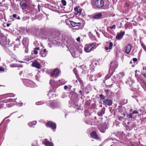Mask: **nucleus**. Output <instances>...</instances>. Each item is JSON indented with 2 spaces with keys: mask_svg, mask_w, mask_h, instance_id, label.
Masks as SVG:
<instances>
[{
  "mask_svg": "<svg viewBox=\"0 0 146 146\" xmlns=\"http://www.w3.org/2000/svg\"><path fill=\"white\" fill-rule=\"evenodd\" d=\"M93 4L98 8H103L106 9L109 8L110 3L107 1L105 5V2L103 0H94Z\"/></svg>",
  "mask_w": 146,
  "mask_h": 146,
  "instance_id": "1",
  "label": "nucleus"
},
{
  "mask_svg": "<svg viewBox=\"0 0 146 146\" xmlns=\"http://www.w3.org/2000/svg\"><path fill=\"white\" fill-rule=\"evenodd\" d=\"M6 37L1 32L0 30V44L3 46H5L7 44Z\"/></svg>",
  "mask_w": 146,
  "mask_h": 146,
  "instance_id": "2",
  "label": "nucleus"
},
{
  "mask_svg": "<svg viewBox=\"0 0 146 146\" xmlns=\"http://www.w3.org/2000/svg\"><path fill=\"white\" fill-rule=\"evenodd\" d=\"M96 43L93 42L91 43L89 45H86L84 50L86 52H89L93 50V48L96 46Z\"/></svg>",
  "mask_w": 146,
  "mask_h": 146,
  "instance_id": "3",
  "label": "nucleus"
},
{
  "mask_svg": "<svg viewBox=\"0 0 146 146\" xmlns=\"http://www.w3.org/2000/svg\"><path fill=\"white\" fill-rule=\"evenodd\" d=\"M10 102V101H9ZM11 102H10V103L7 104H6L7 102H5L4 104V105H6V106L8 107H10L13 105H16L18 106H22L23 103L21 102V101H17L18 102H17L16 101H11Z\"/></svg>",
  "mask_w": 146,
  "mask_h": 146,
  "instance_id": "4",
  "label": "nucleus"
},
{
  "mask_svg": "<svg viewBox=\"0 0 146 146\" xmlns=\"http://www.w3.org/2000/svg\"><path fill=\"white\" fill-rule=\"evenodd\" d=\"M22 43L24 46V48H25V52L26 53H28L29 52L28 45L29 43V39L27 38H24L22 41Z\"/></svg>",
  "mask_w": 146,
  "mask_h": 146,
  "instance_id": "5",
  "label": "nucleus"
},
{
  "mask_svg": "<svg viewBox=\"0 0 146 146\" xmlns=\"http://www.w3.org/2000/svg\"><path fill=\"white\" fill-rule=\"evenodd\" d=\"M78 101H69V106L70 107H73L74 108L77 107V109L78 110H83L82 107H81L80 106L78 107Z\"/></svg>",
  "mask_w": 146,
  "mask_h": 146,
  "instance_id": "6",
  "label": "nucleus"
},
{
  "mask_svg": "<svg viewBox=\"0 0 146 146\" xmlns=\"http://www.w3.org/2000/svg\"><path fill=\"white\" fill-rule=\"evenodd\" d=\"M118 64L116 61L111 62L110 64L109 68L110 71H111L112 72H113L118 66Z\"/></svg>",
  "mask_w": 146,
  "mask_h": 146,
  "instance_id": "7",
  "label": "nucleus"
},
{
  "mask_svg": "<svg viewBox=\"0 0 146 146\" xmlns=\"http://www.w3.org/2000/svg\"><path fill=\"white\" fill-rule=\"evenodd\" d=\"M21 79L22 80L24 84L26 86L32 87L34 84L33 82L27 79Z\"/></svg>",
  "mask_w": 146,
  "mask_h": 146,
  "instance_id": "8",
  "label": "nucleus"
},
{
  "mask_svg": "<svg viewBox=\"0 0 146 146\" xmlns=\"http://www.w3.org/2000/svg\"><path fill=\"white\" fill-rule=\"evenodd\" d=\"M92 89L91 86L90 84H88L83 89L82 92H83L84 94L85 93L88 94L89 92L92 91Z\"/></svg>",
  "mask_w": 146,
  "mask_h": 146,
  "instance_id": "9",
  "label": "nucleus"
},
{
  "mask_svg": "<svg viewBox=\"0 0 146 146\" xmlns=\"http://www.w3.org/2000/svg\"><path fill=\"white\" fill-rule=\"evenodd\" d=\"M74 10L75 12V14L76 15H78L79 16H80L82 15L81 13L82 9L79 6H77L74 8Z\"/></svg>",
  "mask_w": 146,
  "mask_h": 146,
  "instance_id": "10",
  "label": "nucleus"
},
{
  "mask_svg": "<svg viewBox=\"0 0 146 146\" xmlns=\"http://www.w3.org/2000/svg\"><path fill=\"white\" fill-rule=\"evenodd\" d=\"M38 30V28L35 27H31L29 29V32L33 34H36L37 33Z\"/></svg>",
  "mask_w": 146,
  "mask_h": 146,
  "instance_id": "11",
  "label": "nucleus"
},
{
  "mask_svg": "<svg viewBox=\"0 0 146 146\" xmlns=\"http://www.w3.org/2000/svg\"><path fill=\"white\" fill-rule=\"evenodd\" d=\"M47 126L51 128L54 130L56 129V124L52 122L49 121L47 124Z\"/></svg>",
  "mask_w": 146,
  "mask_h": 146,
  "instance_id": "12",
  "label": "nucleus"
},
{
  "mask_svg": "<svg viewBox=\"0 0 146 146\" xmlns=\"http://www.w3.org/2000/svg\"><path fill=\"white\" fill-rule=\"evenodd\" d=\"M125 34V33L124 32L122 31H120L119 34L117 33L116 36V39L118 40H120L122 38Z\"/></svg>",
  "mask_w": 146,
  "mask_h": 146,
  "instance_id": "13",
  "label": "nucleus"
},
{
  "mask_svg": "<svg viewBox=\"0 0 146 146\" xmlns=\"http://www.w3.org/2000/svg\"><path fill=\"white\" fill-rule=\"evenodd\" d=\"M42 143L46 146H54L53 144L45 139L42 141Z\"/></svg>",
  "mask_w": 146,
  "mask_h": 146,
  "instance_id": "14",
  "label": "nucleus"
},
{
  "mask_svg": "<svg viewBox=\"0 0 146 146\" xmlns=\"http://www.w3.org/2000/svg\"><path fill=\"white\" fill-rule=\"evenodd\" d=\"M70 23L71 25L73 27H78V29H79V27H80L82 25V23L80 22L76 23L72 21H70Z\"/></svg>",
  "mask_w": 146,
  "mask_h": 146,
  "instance_id": "15",
  "label": "nucleus"
},
{
  "mask_svg": "<svg viewBox=\"0 0 146 146\" xmlns=\"http://www.w3.org/2000/svg\"><path fill=\"white\" fill-rule=\"evenodd\" d=\"M32 66L38 69H40L41 67L40 64L38 63L37 61L36 60H35L33 62Z\"/></svg>",
  "mask_w": 146,
  "mask_h": 146,
  "instance_id": "16",
  "label": "nucleus"
},
{
  "mask_svg": "<svg viewBox=\"0 0 146 146\" xmlns=\"http://www.w3.org/2000/svg\"><path fill=\"white\" fill-rule=\"evenodd\" d=\"M132 48V46L131 44H128L125 48V52L127 54H129Z\"/></svg>",
  "mask_w": 146,
  "mask_h": 146,
  "instance_id": "17",
  "label": "nucleus"
},
{
  "mask_svg": "<svg viewBox=\"0 0 146 146\" xmlns=\"http://www.w3.org/2000/svg\"><path fill=\"white\" fill-rule=\"evenodd\" d=\"M139 82L140 84L142 87L146 92V83L144 80H142L141 79H139Z\"/></svg>",
  "mask_w": 146,
  "mask_h": 146,
  "instance_id": "18",
  "label": "nucleus"
},
{
  "mask_svg": "<svg viewBox=\"0 0 146 146\" xmlns=\"http://www.w3.org/2000/svg\"><path fill=\"white\" fill-rule=\"evenodd\" d=\"M80 67L83 70V71L82 72L83 74L88 73V72H89V70H87V67H86V66L82 65Z\"/></svg>",
  "mask_w": 146,
  "mask_h": 146,
  "instance_id": "19",
  "label": "nucleus"
},
{
  "mask_svg": "<svg viewBox=\"0 0 146 146\" xmlns=\"http://www.w3.org/2000/svg\"><path fill=\"white\" fill-rule=\"evenodd\" d=\"M74 72L76 76V78L78 80L79 82L81 84V86L82 87V86L83 85V81L81 80V79L80 77L77 74L76 72H75L74 70Z\"/></svg>",
  "mask_w": 146,
  "mask_h": 146,
  "instance_id": "20",
  "label": "nucleus"
},
{
  "mask_svg": "<svg viewBox=\"0 0 146 146\" xmlns=\"http://www.w3.org/2000/svg\"><path fill=\"white\" fill-rule=\"evenodd\" d=\"M12 49V48L11 47L8 46L7 47H5L4 48V50L8 54H12V52L11 51Z\"/></svg>",
  "mask_w": 146,
  "mask_h": 146,
  "instance_id": "21",
  "label": "nucleus"
},
{
  "mask_svg": "<svg viewBox=\"0 0 146 146\" xmlns=\"http://www.w3.org/2000/svg\"><path fill=\"white\" fill-rule=\"evenodd\" d=\"M108 129L107 125H105L103 126H101L99 127V129L100 132L102 133L105 132L106 129Z\"/></svg>",
  "mask_w": 146,
  "mask_h": 146,
  "instance_id": "22",
  "label": "nucleus"
},
{
  "mask_svg": "<svg viewBox=\"0 0 146 146\" xmlns=\"http://www.w3.org/2000/svg\"><path fill=\"white\" fill-rule=\"evenodd\" d=\"M15 40L17 41H18L19 43L17 44H15L14 45L13 48V49L14 50H16V48H18L19 46L20 45V43L19 42L20 41V39L17 38Z\"/></svg>",
  "mask_w": 146,
  "mask_h": 146,
  "instance_id": "23",
  "label": "nucleus"
},
{
  "mask_svg": "<svg viewBox=\"0 0 146 146\" xmlns=\"http://www.w3.org/2000/svg\"><path fill=\"white\" fill-rule=\"evenodd\" d=\"M59 74V71L57 69H56L54 70L52 74L51 75V76L53 77H56Z\"/></svg>",
  "mask_w": 146,
  "mask_h": 146,
  "instance_id": "24",
  "label": "nucleus"
},
{
  "mask_svg": "<svg viewBox=\"0 0 146 146\" xmlns=\"http://www.w3.org/2000/svg\"><path fill=\"white\" fill-rule=\"evenodd\" d=\"M102 13H100L94 15L92 17V18L94 19H100L102 17Z\"/></svg>",
  "mask_w": 146,
  "mask_h": 146,
  "instance_id": "25",
  "label": "nucleus"
},
{
  "mask_svg": "<svg viewBox=\"0 0 146 146\" xmlns=\"http://www.w3.org/2000/svg\"><path fill=\"white\" fill-rule=\"evenodd\" d=\"M47 54L46 49H44L40 52V56L42 57H45Z\"/></svg>",
  "mask_w": 146,
  "mask_h": 146,
  "instance_id": "26",
  "label": "nucleus"
},
{
  "mask_svg": "<svg viewBox=\"0 0 146 146\" xmlns=\"http://www.w3.org/2000/svg\"><path fill=\"white\" fill-rule=\"evenodd\" d=\"M134 83V81L133 80H131L130 78H129L126 82V84H129V86H132Z\"/></svg>",
  "mask_w": 146,
  "mask_h": 146,
  "instance_id": "27",
  "label": "nucleus"
},
{
  "mask_svg": "<svg viewBox=\"0 0 146 146\" xmlns=\"http://www.w3.org/2000/svg\"><path fill=\"white\" fill-rule=\"evenodd\" d=\"M55 36L53 37L52 40L57 42V41H56V40L60 39V35L58 33H56L55 34Z\"/></svg>",
  "mask_w": 146,
  "mask_h": 146,
  "instance_id": "28",
  "label": "nucleus"
},
{
  "mask_svg": "<svg viewBox=\"0 0 146 146\" xmlns=\"http://www.w3.org/2000/svg\"><path fill=\"white\" fill-rule=\"evenodd\" d=\"M90 135L91 137L94 139H98V135L97 134L96 132L94 131H92L90 134Z\"/></svg>",
  "mask_w": 146,
  "mask_h": 146,
  "instance_id": "29",
  "label": "nucleus"
},
{
  "mask_svg": "<svg viewBox=\"0 0 146 146\" xmlns=\"http://www.w3.org/2000/svg\"><path fill=\"white\" fill-rule=\"evenodd\" d=\"M105 111V109L102 108L100 111H99L98 113V115L100 116H102L104 113Z\"/></svg>",
  "mask_w": 146,
  "mask_h": 146,
  "instance_id": "30",
  "label": "nucleus"
},
{
  "mask_svg": "<svg viewBox=\"0 0 146 146\" xmlns=\"http://www.w3.org/2000/svg\"><path fill=\"white\" fill-rule=\"evenodd\" d=\"M142 76V72H141V74H140V75H138V74H135V76L136 78L137 79V80L139 82V79H141V80H143V79L142 76Z\"/></svg>",
  "mask_w": 146,
  "mask_h": 146,
  "instance_id": "31",
  "label": "nucleus"
},
{
  "mask_svg": "<svg viewBox=\"0 0 146 146\" xmlns=\"http://www.w3.org/2000/svg\"><path fill=\"white\" fill-rule=\"evenodd\" d=\"M113 46V43L111 42H110L109 43V47H105V49L106 50H108L109 49V50H111L112 48V46Z\"/></svg>",
  "mask_w": 146,
  "mask_h": 146,
  "instance_id": "32",
  "label": "nucleus"
},
{
  "mask_svg": "<svg viewBox=\"0 0 146 146\" xmlns=\"http://www.w3.org/2000/svg\"><path fill=\"white\" fill-rule=\"evenodd\" d=\"M109 73L106 76L105 78V79L106 80H107L109 79L111 77V76L113 73L111 71H110L109 70Z\"/></svg>",
  "mask_w": 146,
  "mask_h": 146,
  "instance_id": "33",
  "label": "nucleus"
},
{
  "mask_svg": "<svg viewBox=\"0 0 146 146\" xmlns=\"http://www.w3.org/2000/svg\"><path fill=\"white\" fill-rule=\"evenodd\" d=\"M123 83L122 81H119L117 83V86L119 88H121L123 86Z\"/></svg>",
  "mask_w": 146,
  "mask_h": 146,
  "instance_id": "34",
  "label": "nucleus"
},
{
  "mask_svg": "<svg viewBox=\"0 0 146 146\" xmlns=\"http://www.w3.org/2000/svg\"><path fill=\"white\" fill-rule=\"evenodd\" d=\"M21 6V8L23 9H25L27 7V5L25 3H22L21 2L20 3Z\"/></svg>",
  "mask_w": 146,
  "mask_h": 146,
  "instance_id": "35",
  "label": "nucleus"
},
{
  "mask_svg": "<svg viewBox=\"0 0 146 146\" xmlns=\"http://www.w3.org/2000/svg\"><path fill=\"white\" fill-rule=\"evenodd\" d=\"M36 123V121H34L32 122H30L28 123V125L31 127H34V126L35 125Z\"/></svg>",
  "mask_w": 146,
  "mask_h": 146,
  "instance_id": "36",
  "label": "nucleus"
},
{
  "mask_svg": "<svg viewBox=\"0 0 146 146\" xmlns=\"http://www.w3.org/2000/svg\"><path fill=\"white\" fill-rule=\"evenodd\" d=\"M54 92L52 90H50L49 92L47 94V95L48 96H50V98H52L54 94Z\"/></svg>",
  "mask_w": 146,
  "mask_h": 146,
  "instance_id": "37",
  "label": "nucleus"
},
{
  "mask_svg": "<svg viewBox=\"0 0 146 146\" xmlns=\"http://www.w3.org/2000/svg\"><path fill=\"white\" fill-rule=\"evenodd\" d=\"M104 91L106 94L107 96L108 97H110V93H111V92L110 90L107 89L105 90Z\"/></svg>",
  "mask_w": 146,
  "mask_h": 146,
  "instance_id": "38",
  "label": "nucleus"
},
{
  "mask_svg": "<svg viewBox=\"0 0 146 146\" xmlns=\"http://www.w3.org/2000/svg\"><path fill=\"white\" fill-rule=\"evenodd\" d=\"M50 106L51 107H55L56 106V104L54 102L52 101L49 103Z\"/></svg>",
  "mask_w": 146,
  "mask_h": 146,
  "instance_id": "39",
  "label": "nucleus"
},
{
  "mask_svg": "<svg viewBox=\"0 0 146 146\" xmlns=\"http://www.w3.org/2000/svg\"><path fill=\"white\" fill-rule=\"evenodd\" d=\"M11 6H12L13 8L15 9H17V7L18 6V5H17L15 4L14 3H11Z\"/></svg>",
  "mask_w": 146,
  "mask_h": 146,
  "instance_id": "40",
  "label": "nucleus"
},
{
  "mask_svg": "<svg viewBox=\"0 0 146 146\" xmlns=\"http://www.w3.org/2000/svg\"><path fill=\"white\" fill-rule=\"evenodd\" d=\"M104 103H106L109 106H111L112 104V101H103Z\"/></svg>",
  "mask_w": 146,
  "mask_h": 146,
  "instance_id": "41",
  "label": "nucleus"
},
{
  "mask_svg": "<svg viewBox=\"0 0 146 146\" xmlns=\"http://www.w3.org/2000/svg\"><path fill=\"white\" fill-rule=\"evenodd\" d=\"M39 50V47H36L35 48L34 50L33 51V53L34 54H36L38 53V51Z\"/></svg>",
  "mask_w": 146,
  "mask_h": 146,
  "instance_id": "42",
  "label": "nucleus"
},
{
  "mask_svg": "<svg viewBox=\"0 0 146 146\" xmlns=\"http://www.w3.org/2000/svg\"><path fill=\"white\" fill-rule=\"evenodd\" d=\"M139 110L140 112L142 114H145L146 113V112L145 111L143 108H141L139 109Z\"/></svg>",
  "mask_w": 146,
  "mask_h": 146,
  "instance_id": "43",
  "label": "nucleus"
},
{
  "mask_svg": "<svg viewBox=\"0 0 146 146\" xmlns=\"http://www.w3.org/2000/svg\"><path fill=\"white\" fill-rule=\"evenodd\" d=\"M50 85L54 87L55 86L56 82L53 80H50Z\"/></svg>",
  "mask_w": 146,
  "mask_h": 146,
  "instance_id": "44",
  "label": "nucleus"
},
{
  "mask_svg": "<svg viewBox=\"0 0 146 146\" xmlns=\"http://www.w3.org/2000/svg\"><path fill=\"white\" fill-rule=\"evenodd\" d=\"M13 17L14 18H15L16 19L19 20L20 19V17L17 16L16 14H13Z\"/></svg>",
  "mask_w": 146,
  "mask_h": 146,
  "instance_id": "45",
  "label": "nucleus"
},
{
  "mask_svg": "<svg viewBox=\"0 0 146 146\" xmlns=\"http://www.w3.org/2000/svg\"><path fill=\"white\" fill-rule=\"evenodd\" d=\"M141 45L143 48V49L146 52V46L143 43V42H140Z\"/></svg>",
  "mask_w": 146,
  "mask_h": 146,
  "instance_id": "46",
  "label": "nucleus"
},
{
  "mask_svg": "<svg viewBox=\"0 0 146 146\" xmlns=\"http://www.w3.org/2000/svg\"><path fill=\"white\" fill-rule=\"evenodd\" d=\"M90 70L92 71H93L94 70V64H91L90 65Z\"/></svg>",
  "mask_w": 146,
  "mask_h": 146,
  "instance_id": "47",
  "label": "nucleus"
},
{
  "mask_svg": "<svg viewBox=\"0 0 146 146\" xmlns=\"http://www.w3.org/2000/svg\"><path fill=\"white\" fill-rule=\"evenodd\" d=\"M61 2L62 5L64 6H65L66 5V2L65 0H62Z\"/></svg>",
  "mask_w": 146,
  "mask_h": 146,
  "instance_id": "48",
  "label": "nucleus"
},
{
  "mask_svg": "<svg viewBox=\"0 0 146 146\" xmlns=\"http://www.w3.org/2000/svg\"><path fill=\"white\" fill-rule=\"evenodd\" d=\"M40 75L39 74H37L36 76V80L38 81H39L40 80Z\"/></svg>",
  "mask_w": 146,
  "mask_h": 146,
  "instance_id": "49",
  "label": "nucleus"
},
{
  "mask_svg": "<svg viewBox=\"0 0 146 146\" xmlns=\"http://www.w3.org/2000/svg\"><path fill=\"white\" fill-rule=\"evenodd\" d=\"M100 97L102 100H104L106 96H104V95L102 94L100 95Z\"/></svg>",
  "mask_w": 146,
  "mask_h": 146,
  "instance_id": "50",
  "label": "nucleus"
},
{
  "mask_svg": "<svg viewBox=\"0 0 146 146\" xmlns=\"http://www.w3.org/2000/svg\"><path fill=\"white\" fill-rule=\"evenodd\" d=\"M43 104V102L41 101H38L36 102V105H42Z\"/></svg>",
  "mask_w": 146,
  "mask_h": 146,
  "instance_id": "51",
  "label": "nucleus"
},
{
  "mask_svg": "<svg viewBox=\"0 0 146 146\" xmlns=\"http://www.w3.org/2000/svg\"><path fill=\"white\" fill-rule=\"evenodd\" d=\"M10 66L12 68L15 67H17V65L15 64H12L10 65Z\"/></svg>",
  "mask_w": 146,
  "mask_h": 146,
  "instance_id": "52",
  "label": "nucleus"
},
{
  "mask_svg": "<svg viewBox=\"0 0 146 146\" xmlns=\"http://www.w3.org/2000/svg\"><path fill=\"white\" fill-rule=\"evenodd\" d=\"M88 79L90 81H93V79H92L93 76L92 75H89L88 76Z\"/></svg>",
  "mask_w": 146,
  "mask_h": 146,
  "instance_id": "53",
  "label": "nucleus"
},
{
  "mask_svg": "<svg viewBox=\"0 0 146 146\" xmlns=\"http://www.w3.org/2000/svg\"><path fill=\"white\" fill-rule=\"evenodd\" d=\"M118 75L119 77L122 78L124 76V74L123 73L121 72L119 73Z\"/></svg>",
  "mask_w": 146,
  "mask_h": 146,
  "instance_id": "54",
  "label": "nucleus"
},
{
  "mask_svg": "<svg viewBox=\"0 0 146 146\" xmlns=\"http://www.w3.org/2000/svg\"><path fill=\"white\" fill-rule=\"evenodd\" d=\"M142 76H143L145 78H146V73H144V72L142 71Z\"/></svg>",
  "mask_w": 146,
  "mask_h": 146,
  "instance_id": "55",
  "label": "nucleus"
},
{
  "mask_svg": "<svg viewBox=\"0 0 146 146\" xmlns=\"http://www.w3.org/2000/svg\"><path fill=\"white\" fill-rule=\"evenodd\" d=\"M127 117L129 118H132V114L131 113H129V115H127Z\"/></svg>",
  "mask_w": 146,
  "mask_h": 146,
  "instance_id": "56",
  "label": "nucleus"
},
{
  "mask_svg": "<svg viewBox=\"0 0 146 146\" xmlns=\"http://www.w3.org/2000/svg\"><path fill=\"white\" fill-rule=\"evenodd\" d=\"M25 60L27 61H29L30 60V58H29L28 56H26Z\"/></svg>",
  "mask_w": 146,
  "mask_h": 146,
  "instance_id": "57",
  "label": "nucleus"
},
{
  "mask_svg": "<svg viewBox=\"0 0 146 146\" xmlns=\"http://www.w3.org/2000/svg\"><path fill=\"white\" fill-rule=\"evenodd\" d=\"M131 97L133 98L135 100H137V96L135 95H133L131 96Z\"/></svg>",
  "mask_w": 146,
  "mask_h": 146,
  "instance_id": "58",
  "label": "nucleus"
},
{
  "mask_svg": "<svg viewBox=\"0 0 146 146\" xmlns=\"http://www.w3.org/2000/svg\"><path fill=\"white\" fill-rule=\"evenodd\" d=\"M115 28H116V26L115 25H113L112 26H111L110 27V28L111 29H115Z\"/></svg>",
  "mask_w": 146,
  "mask_h": 146,
  "instance_id": "59",
  "label": "nucleus"
},
{
  "mask_svg": "<svg viewBox=\"0 0 146 146\" xmlns=\"http://www.w3.org/2000/svg\"><path fill=\"white\" fill-rule=\"evenodd\" d=\"M138 113V111L135 110L133 111L132 114H135V113L137 114Z\"/></svg>",
  "mask_w": 146,
  "mask_h": 146,
  "instance_id": "60",
  "label": "nucleus"
},
{
  "mask_svg": "<svg viewBox=\"0 0 146 146\" xmlns=\"http://www.w3.org/2000/svg\"><path fill=\"white\" fill-rule=\"evenodd\" d=\"M72 82L75 85H76V83L77 82V80H73Z\"/></svg>",
  "mask_w": 146,
  "mask_h": 146,
  "instance_id": "61",
  "label": "nucleus"
},
{
  "mask_svg": "<svg viewBox=\"0 0 146 146\" xmlns=\"http://www.w3.org/2000/svg\"><path fill=\"white\" fill-rule=\"evenodd\" d=\"M4 68L3 67H0V71H4Z\"/></svg>",
  "mask_w": 146,
  "mask_h": 146,
  "instance_id": "62",
  "label": "nucleus"
},
{
  "mask_svg": "<svg viewBox=\"0 0 146 146\" xmlns=\"http://www.w3.org/2000/svg\"><path fill=\"white\" fill-rule=\"evenodd\" d=\"M133 60L134 62H136L137 61V59L136 58H133Z\"/></svg>",
  "mask_w": 146,
  "mask_h": 146,
  "instance_id": "63",
  "label": "nucleus"
},
{
  "mask_svg": "<svg viewBox=\"0 0 146 146\" xmlns=\"http://www.w3.org/2000/svg\"><path fill=\"white\" fill-rule=\"evenodd\" d=\"M143 72H144L145 71V72L146 73V67H144L143 68Z\"/></svg>",
  "mask_w": 146,
  "mask_h": 146,
  "instance_id": "64",
  "label": "nucleus"
}]
</instances>
